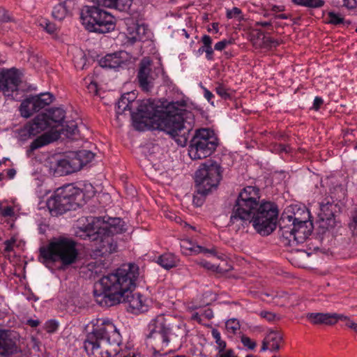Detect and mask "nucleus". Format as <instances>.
<instances>
[{
    "instance_id": "f257e3e1",
    "label": "nucleus",
    "mask_w": 357,
    "mask_h": 357,
    "mask_svg": "<svg viewBox=\"0 0 357 357\" xmlns=\"http://www.w3.org/2000/svg\"><path fill=\"white\" fill-rule=\"evenodd\" d=\"M139 275L138 266L128 264L119 268L115 273L103 276L95 286L96 301L107 307L127 303L128 310L135 314L146 312L149 306L144 297L139 293H132Z\"/></svg>"
},
{
    "instance_id": "f03ea898",
    "label": "nucleus",
    "mask_w": 357,
    "mask_h": 357,
    "mask_svg": "<svg viewBox=\"0 0 357 357\" xmlns=\"http://www.w3.org/2000/svg\"><path fill=\"white\" fill-rule=\"evenodd\" d=\"M132 0H96L92 6H84L80 12V19L85 28L91 32L105 33L115 28V19L102 7L114 8L120 11H127Z\"/></svg>"
},
{
    "instance_id": "7ed1b4c3",
    "label": "nucleus",
    "mask_w": 357,
    "mask_h": 357,
    "mask_svg": "<svg viewBox=\"0 0 357 357\" xmlns=\"http://www.w3.org/2000/svg\"><path fill=\"white\" fill-rule=\"evenodd\" d=\"M122 342L121 336L108 319H99L97 326L89 333L84 348L90 357H111L118 353L117 347Z\"/></svg>"
},
{
    "instance_id": "20e7f679",
    "label": "nucleus",
    "mask_w": 357,
    "mask_h": 357,
    "mask_svg": "<svg viewBox=\"0 0 357 357\" xmlns=\"http://www.w3.org/2000/svg\"><path fill=\"white\" fill-rule=\"evenodd\" d=\"M175 104L169 105L167 111L162 110L159 119H157V123L153 126V128L166 132L178 145L185 146L188 141L190 131V128L184 125V118L188 111L175 107Z\"/></svg>"
},
{
    "instance_id": "39448f33",
    "label": "nucleus",
    "mask_w": 357,
    "mask_h": 357,
    "mask_svg": "<svg viewBox=\"0 0 357 357\" xmlns=\"http://www.w3.org/2000/svg\"><path fill=\"white\" fill-rule=\"evenodd\" d=\"M40 261L45 264L60 261L63 268L76 262L78 251L75 241L59 237L52 241L47 246L40 247Z\"/></svg>"
},
{
    "instance_id": "423d86ee",
    "label": "nucleus",
    "mask_w": 357,
    "mask_h": 357,
    "mask_svg": "<svg viewBox=\"0 0 357 357\" xmlns=\"http://www.w3.org/2000/svg\"><path fill=\"white\" fill-rule=\"evenodd\" d=\"M84 203L82 190L73 184H68L56 189L54 195L47 199V207L52 215L58 216L68 211L76 210Z\"/></svg>"
},
{
    "instance_id": "0eeeda50",
    "label": "nucleus",
    "mask_w": 357,
    "mask_h": 357,
    "mask_svg": "<svg viewBox=\"0 0 357 357\" xmlns=\"http://www.w3.org/2000/svg\"><path fill=\"white\" fill-rule=\"evenodd\" d=\"M222 178L220 165L215 161L207 160L202 163L195 173L196 191L193 196V203L200 206L205 197L211 189L216 188Z\"/></svg>"
},
{
    "instance_id": "6e6552de",
    "label": "nucleus",
    "mask_w": 357,
    "mask_h": 357,
    "mask_svg": "<svg viewBox=\"0 0 357 357\" xmlns=\"http://www.w3.org/2000/svg\"><path fill=\"white\" fill-rule=\"evenodd\" d=\"M260 190L256 186L248 185L243 188L238 194L233 206L230 223L250 220L252 213L260 205Z\"/></svg>"
},
{
    "instance_id": "1a4fd4ad",
    "label": "nucleus",
    "mask_w": 357,
    "mask_h": 357,
    "mask_svg": "<svg viewBox=\"0 0 357 357\" xmlns=\"http://www.w3.org/2000/svg\"><path fill=\"white\" fill-rule=\"evenodd\" d=\"M278 218L277 206L271 202H264L252 213L250 220H248L252 223L253 227L259 234L268 236L275 229Z\"/></svg>"
},
{
    "instance_id": "9d476101",
    "label": "nucleus",
    "mask_w": 357,
    "mask_h": 357,
    "mask_svg": "<svg viewBox=\"0 0 357 357\" xmlns=\"http://www.w3.org/2000/svg\"><path fill=\"white\" fill-rule=\"evenodd\" d=\"M94 154L88 150L69 152L50 162V168L59 176L67 175L80 170L82 167L92 160Z\"/></svg>"
},
{
    "instance_id": "9b49d317",
    "label": "nucleus",
    "mask_w": 357,
    "mask_h": 357,
    "mask_svg": "<svg viewBox=\"0 0 357 357\" xmlns=\"http://www.w3.org/2000/svg\"><path fill=\"white\" fill-rule=\"evenodd\" d=\"M87 225L81 228L80 237L84 239H96L98 235L107 234L113 236L115 234L121 233L123 229V222L119 218H109L105 222L100 217H90L87 219Z\"/></svg>"
},
{
    "instance_id": "f8f14e48",
    "label": "nucleus",
    "mask_w": 357,
    "mask_h": 357,
    "mask_svg": "<svg viewBox=\"0 0 357 357\" xmlns=\"http://www.w3.org/2000/svg\"><path fill=\"white\" fill-rule=\"evenodd\" d=\"M218 138L208 128L197 130L190 140L189 155L192 160L205 158L211 155L218 146Z\"/></svg>"
},
{
    "instance_id": "ddd939ff",
    "label": "nucleus",
    "mask_w": 357,
    "mask_h": 357,
    "mask_svg": "<svg viewBox=\"0 0 357 357\" xmlns=\"http://www.w3.org/2000/svg\"><path fill=\"white\" fill-rule=\"evenodd\" d=\"M136 107L137 112H131L132 121L137 123L150 124L152 128L157 123V119H159L162 112L151 99L139 101Z\"/></svg>"
},
{
    "instance_id": "4468645a",
    "label": "nucleus",
    "mask_w": 357,
    "mask_h": 357,
    "mask_svg": "<svg viewBox=\"0 0 357 357\" xmlns=\"http://www.w3.org/2000/svg\"><path fill=\"white\" fill-rule=\"evenodd\" d=\"M137 78L139 86L143 91L146 93L151 91L158 78V70L153 68V62L149 58L144 57L141 60Z\"/></svg>"
},
{
    "instance_id": "2eb2a0df",
    "label": "nucleus",
    "mask_w": 357,
    "mask_h": 357,
    "mask_svg": "<svg viewBox=\"0 0 357 357\" xmlns=\"http://www.w3.org/2000/svg\"><path fill=\"white\" fill-rule=\"evenodd\" d=\"M341 207L332 198H326L320 204V211L318 213L319 227L325 229H333L336 225L335 215L340 213Z\"/></svg>"
},
{
    "instance_id": "dca6fc26",
    "label": "nucleus",
    "mask_w": 357,
    "mask_h": 357,
    "mask_svg": "<svg viewBox=\"0 0 357 357\" xmlns=\"http://www.w3.org/2000/svg\"><path fill=\"white\" fill-rule=\"evenodd\" d=\"M17 342L13 331L0 329V357H24V354Z\"/></svg>"
},
{
    "instance_id": "f3484780",
    "label": "nucleus",
    "mask_w": 357,
    "mask_h": 357,
    "mask_svg": "<svg viewBox=\"0 0 357 357\" xmlns=\"http://www.w3.org/2000/svg\"><path fill=\"white\" fill-rule=\"evenodd\" d=\"M20 82V72L15 68L3 70L0 73V91L5 96L14 99L13 93L17 91Z\"/></svg>"
},
{
    "instance_id": "a211bd4d",
    "label": "nucleus",
    "mask_w": 357,
    "mask_h": 357,
    "mask_svg": "<svg viewBox=\"0 0 357 357\" xmlns=\"http://www.w3.org/2000/svg\"><path fill=\"white\" fill-rule=\"evenodd\" d=\"M51 126L52 123L48 121L47 115L44 113L39 114L31 121L25 125L21 132V137H24V139L32 138L50 128Z\"/></svg>"
},
{
    "instance_id": "6ab92c4d",
    "label": "nucleus",
    "mask_w": 357,
    "mask_h": 357,
    "mask_svg": "<svg viewBox=\"0 0 357 357\" xmlns=\"http://www.w3.org/2000/svg\"><path fill=\"white\" fill-rule=\"evenodd\" d=\"M296 214L294 215L282 214L279 220V235L281 242L287 246H294Z\"/></svg>"
},
{
    "instance_id": "aec40b11",
    "label": "nucleus",
    "mask_w": 357,
    "mask_h": 357,
    "mask_svg": "<svg viewBox=\"0 0 357 357\" xmlns=\"http://www.w3.org/2000/svg\"><path fill=\"white\" fill-rule=\"evenodd\" d=\"M89 240L96 242L92 254L94 257H103L116 251L117 244L114 242L112 236L109 234H100L96 239Z\"/></svg>"
},
{
    "instance_id": "412c9836",
    "label": "nucleus",
    "mask_w": 357,
    "mask_h": 357,
    "mask_svg": "<svg viewBox=\"0 0 357 357\" xmlns=\"http://www.w3.org/2000/svg\"><path fill=\"white\" fill-rule=\"evenodd\" d=\"M304 218L301 220L296 217L294 236V246L303 243L312 231V223L307 220L309 213L304 212Z\"/></svg>"
},
{
    "instance_id": "4be33fe9",
    "label": "nucleus",
    "mask_w": 357,
    "mask_h": 357,
    "mask_svg": "<svg viewBox=\"0 0 357 357\" xmlns=\"http://www.w3.org/2000/svg\"><path fill=\"white\" fill-rule=\"evenodd\" d=\"M128 55L125 51L107 54L99 60L100 66L108 69H117L126 64Z\"/></svg>"
},
{
    "instance_id": "5701e85b",
    "label": "nucleus",
    "mask_w": 357,
    "mask_h": 357,
    "mask_svg": "<svg viewBox=\"0 0 357 357\" xmlns=\"http://www.w3.org/2000/svg\"><path fill=\"white\" fill-rule=\"evenodd\" d=\"M149 333H170L171 328L167 319L163 314L158 315L152 319L149 326Z\"/></svg>"
},
{
    "instance_id": "b1692460",
    "label": "nucleus",
    "mask_w": 357,
    "mask_h": 357,
    "mask_svg": "<svg viewBox=\"0 0 357 357\" xmlns=\"http://www.w3.org/2000/svg\"><path fill=\"white\" fill-rule=\"evenodd\" d=\"M127 38L129 42L134 43L136 41L142 40L148 31L147 26L144 24H139L132 23L128 29Z\"/></svg>"
},
{
    "instance_id": "393cba45",
    "label": "nucleus",
    "mask_w": 357,
    "mask_h": 357,
    "mask_svg": "<svg viewBox=\"0 0 357 357\" xmlns=\"http://www.w3.org/2000/svg\"><path fill=\"white\" fill-rule=\"evenodd\" d=\"M56 139V137H54L51 133L45 132L42 134L31 143L29 149L26 150V154L31 155L35 150L50 144Z\"/></svg>"
},
{
    "instance_id": "a878e982",
    "label": "nucleus",
    "mask_w": 357,
    "mask_h": 357,
    "mask_svg": "<svg viewBox=\"0 0 357 357\" xmlns=\"http://www.w3.org/2000/svg\"><path fill=\"white\" fill-rule=\"evenodd\" d=\"M74 2L72 0H66L63 3L55 6L52 10V16L54 19L62 20L68 14L71 13Z\"/></svg>"
},
{
    "instance_id": "bb28decb",
    "label": "nucleus",
    "mask_w": 357,
    "mask_h": 357,
    "mask_svg": "<svg viewBox=\"0 0 357 357\" xmlns=\"http://www.w3.org/2000/svg\"><path fill=\"white\" fill-rule=\"evenodd\" d=\"M45 114L47 115L48 121L52 123L50 128L61 126L66 118V112L61 107L51 108Z\"/></svg>"
},
{
    "instance_id": "cd10ccee",
    "label": "nucleus",
    "mask_w": 357,
    "mask_h": 357,
    "mask_svg": "<svg viewBox=\"0 0 357 357\" xmlns=\"http://www.w3.org/2000/svg\"><path fill=\"white\" fill-rule=\"evenodd\" d=\"M306 319L314 325L333 326L332 313L309 312L306 314Z\"/></svg>"
},
{
    "instance_id": "c85d7f7f",
    "label": "nucleus",
    "mask_w": 357,
    "mask_h": 357,
    "mask_svg": "<svg viewBox=\"0 0 357 357\" xmlns=\"http://www.w3.org/2000/svg\"><path fill=\"white\" fill-rule=\"evenodd\" d=\"M31 98L33 107H34L38 112L50 105L54 100L53 95L49 92L41 93L37 96H31Z\"/></svg>"
},
{
    "instance_id": "c756f323",
    "label": "nucleus",
    "mask_w": 357,
    "mask_h": 357,
    "mask_svg": "<svg viewBox=\"0 0 357 357\" xmlns=\"http://www.w3.org/2000/svg\"><path fill=\"white\" fill-rule=\"evenodd\" d=\"M265 337L270 344V351L275 352L280 350V344L283 342V334L281 331L271 330Z\"/></svg>"
},
{
    "instance_id": "7c9ffc66",
    "label": "nucleus",
    "mask_w": 357,
    "mask_h": 357,
    "mask_svg": "<svg viewBox=\"0 0 357 357\" xmlns=\"http://www.w3.org/2000/svg\"><path fill=\"white\" fill-rule=\"evenodd\" d=\"M170 333H149L146 337L148 339L152 340L153 343L160 350H163L166 348L169 342V335Z\"/></svg>"
},
{
    "instance_id": "2f4dec72",
    "label": "nucleus",
    "mask_w": 357,
    "mask_h": 357,
    "mask_svg": "<svg viewBox=\"0 0 357 357\" xmlns=\"http://www.w3.org/2000/svg\"><path fill=\"white\" fill-rule=\"evenodd\" d=\"M181 247L184 250H186V251L189 250L195 254L208 253V254H211L213 255H215L216 254L215 249H213V248L207 249V248H204V247L200 246V245H193L192 242L189 240L183 241Z\"/></svg>"
},
{
    "instance_id": "473e14b6",
    "label": "nucleus",
    "mask_w": 357,
    "mask_h": 357,
    "mask_svg": "<svg viewBox=\"0 0 357 357\" xmlns=\"http://www.w3.org/2000/svg\"><path fill=\"white\" fill-rule=\"evenodd\" d=\"M157 262L165 269H170L177 266L178 260L174 255L165 253L158 258Z\"/></svg>"
},
{
    "instance_id": "72a5a7b5",
    "label": "nucleus",
    "mask_w": 357,
    "mask_h": 357,
    "mask_svg": "<svg viewBox=\"0 0 357 357\" xmlns=\"http://www.w3.org/2000/svg\"><path fill=\"white\" fill-rule=\"evenodd\" d=\"M128 97L126 96H121L116 104V112L117 115L123 114L126 111H128L131 115V112H134L132 105L129 102Z\"/></svg>"
},
{
    "instance_id": "f704fd0d",
    "label": "nucleus",
    "mask_w": 357,
    "mask_h": 357,
    "mask_svg": "<svg viewBox=\"0 0 357 357\" xmlns=\"http://www.w3.org/2000/svg\"><path fill=\"white\" fill-rule=\"evenodd\" d=\"M36 109L33 107L32 100L31 96L26 98L22 101L20 105V112L23 117L29 118L34 112H36Z\"/></svg>"
},
{
    "instance_id": "c9c22d12",
    "label": "nucleus",
    "mask_w": 357,
    "mask_h": 357,
    "mask_svg": "<svg viewBox=\"0 0 357 357\" xmlns=\"http://www.w3.org/2000/svg\"><path fill=\"white\" fill-rule=\"evenodd\" d=\"M291 1L296 5L310 8H319L325 3L324 0H291Z\"/></svg>"
},
{
    "instance_id": "e433bc0d",
    "label": "nucleus",
    "mask_w": 357,
    "mask_h": 357,
    "mask_svg": "<svg viewBox=\"0 0 357 357\" xmlns=\"http://www.w3.org/2000/svg\"><path fill=\"white\" fill-rule=\"evenodd\" d=\"M61 132L68 137L76 135L78 132L77 125L75 121H68L63 128L61 130Z\"/></svg>"
},
{
    "instance_id": "4c0bfd02",
    "label": "nucleus",
    "mask_w": 357,
    "mask_h": 357,
    "mask_svg": "<svg viewBox=\"0 0 357 357\" xmlns=\"http://www.w3.org/2000/svg\"><path fill=\"white\" fill-rule=\"evenodd\" d=\"M213 337L215 340V342L218 344L217 350L218 352L224 351L226 349L227 344L225 341L221 339L220 332L216 328H213L211 331Z\"/></svg>"
},
{
    "instance_id": "58836bf2",
    "label": "nucleus",
    "mask_w": 357,
    "mask_h": 357,
    "mask_svg": "<svg viewBox=\"0 0 357 357\" xmlns=\"http://www.w3.org/2000/svg\"><path fill=\"white\" fill-rule=\"evenodd\" d=\"M226 17L227 19L235 18L238 22H241L244 19L242 10L237 7H234L232 9H227Z\"/></svg>"
},
{
    "instance_id": "ea45409f",
    "label": "nucleus",
    "mask_w": 357,
    "mask_h": 357,
    "mask_svg": "<svg viewBox=\"0 0 357 357\" xmlns=\"http://www.w3.org/2000/svg\"><path fill=\"white\" fill-rule=\"evenodd\" d=\"M215 91L218 95L225 100H231L232 98V91L227 89L223 84H218L215 88Z\"/></svg>"
},
{
    "instance_id": "a19ab883",
    "label": "nucleus",
    "mask_w": 357,
    "mask_h": 357,
    "mask_svg": "<svg viewBox=\"0 0 357 357\" xmlns=\"http://www.w3.org/2000/svg\"><path fill=\"white\" fill-rule=\"evenodd\" d=\"M225 327L228 333L234 335L240 329V324L236 319H231L226 322Z\"/></svg>"
},
{
    "instance_id": "79ce46f5",
    "label": "nucleus",
    "mask_w": 357,
    "mask_h": 357,
    "mask_svg": "<svg viewBox=\"0 0 357 357\" xmlns=\"http://www.w3.org/2000/svg\"><path fill=\"white\" fill-rule=\"evenodd\" d=\"M328 23L338 25L344 22V19L341 17L340 14H337L333 11H330L328 13Z\"/></svg>"
},
{
    "instance_id": "37998d69",
    "label": "nucleus",
    "mask_w": 357,
    "mask_h": 357,
    "mask_svg": "<svg viewBox=\"0 0 357 357\" xmlns=\"http://www.w3.org/2000/svg\"><path fill=\"white\" fill-rule=\"evenodd\" d=\"M203 52L206 53V58L209 60L212 61L213 59V50L212 47H206V46H202L198 50L199 54H202Z\"/></svg>"
},
{
    "instance_id": "c03bdc74",
    "label": "nucleus",
    "mask_w": 357,
    "mask_h": 357,
    "mask_svg": "<svg viewBox=\"0 0 357 357\" xmlns=\"http://www.w3.org/2000/svg\"><path fill=\"white\" fill-rule=\"evenodd\" d=\"M40 25L44 27L49 33H54L56 30V25L47 20H43V22H40Z\"/></svg>"
},
{
    "instance_id": "a18cd8bd",
    "label": "nucleus",
    "mask_w": 357,
    "mask_h": 357,
    "mask_svg": "<svg viewBox=\"0 0 357 357\" xmlns=\"http://www.w3.org/2000/svg\"><path fill=\"white\" fill-rule=\"evenodd\" d=\"M15 22V20L9 15L8 12L0 7V22Z\"/></svg>"
},
{
    "instance_id": "49530a36",
    "label": "nucleus",
    "mask_w": 357,
    "mask_h": 357,
    "mask_svg": "<svg viewBox=\"0 0 357 357\" xmlns=\"http://www.w3.org/2000/svg\"><path fill=\"white\" fill-rule=\"evenodd\" d=\"M338 3H341L342 6L349 10L355 9L357 7L356 0H338Z\"/></svg>"
},
{
    "instance_id": "de8ad7c7",
    "label": "nucleus",
    "mask_w": 357,
    "mask_h": 357,
    "mask_svg": "<svg viewBox=\"0 0 357 357\" xmlns=\"http://www.w3.org/2000/svg\"><path fill=\"white\" fill-rule=\"evenodd\" d=\"M242 344L250 349H254L256 347V342L252 341L250 337L243 335L241 337Z\"/></svg>"
},
{
    "instance_id": "09e8293b",
    "label": "nucleus",
    "mask_w": 357,
    "mask_h": 357,
    "mask_svg": "<svg viewBox=\"0 0 357 357\" xmlns=\"http://www.w3.org/2000/svg\"><path fill=\"white\" fill-rule=\"evenodd\" d=\"M0 214L5 218L7 217H12L14 215V208L12 206H6L4 208H1V212Z\"/></svg>"
},
{
    "instance_id": "8fccbe9b",
    "label": "nucleus",
    "mask_w": 357,
    "mask_h": 357,
    "mask_svg": "<svg viewBox=\"0 0 357 357\" xmlns=\"http://www.w3.org/2000/svg\"><path fill=\"white\" fill-rule=\"evenodd\" d=\"M353 235L357 236V211L352 217V220L349 225Z\"/></svg>"
},
{
    "instance_id": "3c124183",
    "label": "nucleus",
    "mask_w": 357,
    "mask_h": 357,
    "mask_svg": "<svg viewBox=\"0 0 357 357\" xmlns=\"http://www.w3.org/2000/svg\"><path fill=\"white\" fill-rule=\"evenodd\" d=\"M260 314L261 317L266 319L268 321H274L276 318L279 319L277 314L272 312L262 311Z\"/></svg>"
},
{
    "instance_id": "603ef678",
    "label": "nucleus",
    "mask_w": 357,
    "mask_h": 357,
    "mask_svg": "<svg viewBox=\"0 0 357 357\" xmlns=\"http://www.w3.org/2000/svg\"><path fill=\"white\" fill-rule=\"evenodd\" d=\"M16 243V239L15 238H11L9 240H6L4 242L5 248H4V252H10L13 250V246Z\"/></svg>"
},
{
    "instance_id": "864d4df0",
    "label": "nucleus",
    "mask_w": 357,
    "mask_h": 357,
    "mask_svg": "<svg viewBox=\"0 0 357 357\" xmlns=\"http://www.w3.org/2000/svg\"><path fill=\"white\" fill-rule=\"evenodd\" d=\"M349 319V317L344 316V314L332 313L333 325H335L339 320L347 321Z\"/></svg>"
},
{
    "instance_id": "5fc2aeb1",
    "label": "nucleus",
    "mask_w": 357,
    "mask_h": 357,
    "mask_svg": "<svg viewBox=\"0 0 357 357\" xmlns=\"http://www.w3.org/2000/svg\"><path fill=\"white\" fill-rule=\"evenodd\" d=\"M231 43V42L230 40L225 39V40L218 42L215 45L214 49L218 51H222V50H224L226 47L227 45H228Z\"/></svg>"
},
{
    "instance_id": "6e6d98bb",
    "label": "nucleus",
    "mask_w": 357,
    "mask_h": 357,
    "mask_svg": "<svg viewBox=\"0 0 357 357\" xmlns=\"http://www.w3.org/2000/svg\"><path fill=\"white\" fill-rule=\"evenodd\" d=\"M263 42L264 45L269 47H277L280 45V42L277 40H274L271 38L263 37Z\"/></svg>"
},
{
    "instance_id": "4d7b16f0",
    "label": "nucleus",
    "mask_w": 357,
    "mask_h": 357,
    "mask_svg": "<svg viewBox=\"0 0 357 357\" xmlns=\"http://www.w3.org/2000/svg\"><path fill=\"white\" fill-rule=\"evenodd\" d=\"M216 357H238L235 355L234 351L231 349H225L224 351L218 352Z\"/></svg>"
},
{
    "instance_id": "13d9d810",
    "label": "nucleus",
    "mask_w": 357,
    "mask_h": 357,
    "mask_svg": "<svg viewBox=\"0 0 357 357\" xmlns=\"http://www.w3.org/2000/svg\"><path fill=\"white\" fill-rule=\"evenodd\" d=\"M123 96H126L127 97L129 98L128 99L129 102H130V104L132 105V107H136L138 105V103L139 102V100H137V101L135 100V93L132 92L124 93V94H123Z\"/></svg>"
},
{
    "instance_id": "bf43d9fd",
    "label": "nucleus",
    "mask_w": 357,
    "mask_h": 357,
    "mask_svg": "<svg viewBox=\"0 0 357 357\" xmlns=\"http://www.w3.org/2000/svg\"><path fill=\"white\" fill-rule=\"evenodd\" d=\"M198 264L201 266H202L208 270L214 271L216 268L215 265H213V264H211L210 262H208L205 260H201L200 261L198 262Z\"/></svg>"
},
{
    "instance_id": "052dcab7",
    "label": "nucleus",
    "mask_w": 357,
    "mask_h": 357,
    "mask_svg": "<svg viewBox=\"0 0 357 357\" xmlns=\"http://www.w3.org/2000/svg\"><path fill=\"white\" fill-rule=\"evenodd\" d=\"M324 100L318 96L315 97L313 102L312 109H314L316 111L319 110Z\"/></svg>"
},
{
    "instance_id": "680f3d73",
    "label": "nucleus",
    "mask_w": 357,
    "mask_h": 357,
    "mask_svg": "<svg viewBox=\"0 0 357 357\" xmlns=\"http://www.w3.org/2000/svg\"><path fill=\"white\" fill-rule=\"evenodd\" d=\"M58 328V324L55 321H50L47 325V331L48 333L54 332Z\"/></svg>"
},
{
    "instance_id": "e2e57ef3",
    "label": "nucleus",
    "mask_w": 357,
    "mask_h": 357,
    "mask_svg": "<svg viewBox=\"0 0 357 357\" xmlns=\"http://www.w3.org/2000/svg\"><path fill=\"white\" fill-rule=\"evenodd\" d=\"M202 42L204 46L212 47V39L208 35H204L202 38Z\"/></svg>"
},
{
    "instance_id": "0e129e2a",
    "label": "nucleus",
    "mask_w": 357,
    "mask_h": 357,
    "mask_svg": "<svg viewBox=\"0 0 357 357\" xmlns=\"http://www.w3.org/2000/svg\"><path fill=\"white\" fill-rule=\"evenodd\" d=\"M202 316L209 320L213 317V310L210 308H207L203 311Z\"/></svg>"
},
{
    "instance_id": "69168bd1",
    "label": "nucleus",
    "mask_w": 357,
    "mask_h": 357,
    "mask_svg": "<svg viewBox=\"0 0 357 357\" xmlns=\"http://www.w3.org/2000/svg\"><path fill=\"white\" fill-rule=\"evenodd\" d=\"M88 89L90 93H93L94 95H96L98 93V86L97 84L95 82H91L89 86Z\"/></svg>"
},
{
    "instance_id": "338daca9",
    "label": "nucleus",
    "mask_w": 357,
    "mask_h": 357,
    "mask_svg": "<svg viewBox=\"0 0 357 357\" xmlns=\"http://www.w3.org/2000/svg\"><path fill=\"white\" fill-rule=\"evenodd\" d=\"M204 97L208 101L211 102V103L213 105V102L211 101V99L213 98V94L208 90L206 88H204Z\"/></svg>"
},
{
    "instance_id": "774afa93",
    "label": "nucleus",
    "mask_w": 357,
    "mask_h": 357,
    "mask_svg": "<svg viewBox=\"0 0 357 357\" xmlns=\"http://www.w3.org/2000/svg\"><path fill=\"white\" fill-rule=\"evenodd\" d=\"M289 149H290V147L287 145H284V144L277 145V151H278L280 153H282V152L288 153Z\"/></svg>"
}]
</instances>
